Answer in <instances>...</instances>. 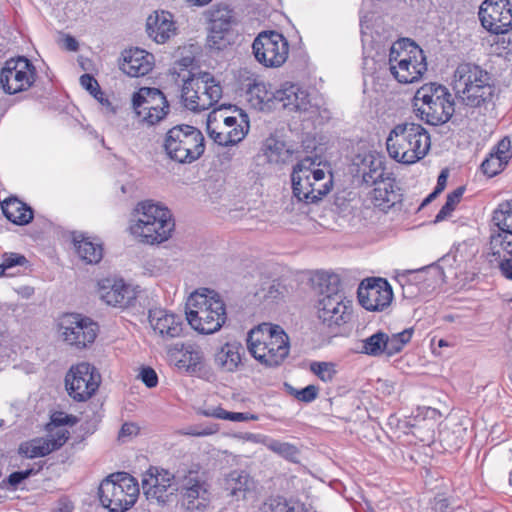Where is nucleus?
<instances>
[{
    "label": "nucleus",
    "instance_id": "nucleus-1",
    "mask_svg": "<svg viewBox=\"0 0 512 512\" xmlns=\"http://www.w3.org/2000/svg\"><path fill=\"white\" fill-rule=\"evenodd\" d=\"M312 288L319 295L318 318L328 327L340 326L352 319L351 301L340 293L337 274L318 272L312 278Z\"/></svg>",
    "mask_w": 512,
    "mask_h": 512
},
{
    "label": "nucleus",
    "instance_id": "nucleus-2",
    "mask_svg": "<svg viewBox=\"0 0 512 512\" xmlns=\"http://www.w3.org/2000/svg\"><path fill=\"white\" fill-rule=\"evenodd\" d=\"M175 227L170 210L151 200L139 202L130 220L129 231L146 244H159L171 237Z\"/></svg>",
    "mask_w": 512,
    "mask_h": 512
},
{
    "label": "nucleus",
    "instance_id": "nucleus-3",
    "mask_svg": "<svg viewBox=\"0 0 512 512\" xmlns=\"http://www.w3.org/2000/svg\"><path fill=\"white\" fill-rule=\"evenodd\" d=\"M453 89L462 104L471 108L486 107L495 95L490 74L477 64L460 63L453 74Z\"/></svg>",
    "mask_w": 512,
    "mask_h": 512
},
{
    "label": "nucleus",
    "instance_id": "nucleus-4",
    "mask_svg": "<svg viewBox=\"0 0 512 512\" xmlns=\"http://www.w3.org/2000/svg\"><path fill=\"white\" fill-rule=\"evenodd\" d=\"M431 141L427 130L418 123L397 124L386 139L388 154L397 162L414 164L430 150Z\"/></svg>",
    "mask_w": 512,
    "mask_h": 512
},
{
    "label": "nucleus",
    "instance_id": "nucleus-5",
    "mask_svg": "<svg viewBox=\"0 0 512 512\" xmlns=\"http://www.w3.org/2000/svg\"><path fill=\"white\" fill-rule=\"evenodd\" d=\"M186 319L193 329L212 334L221 329L227 319L226 306L213 290L204 288L192 293L186 303Z\"/></svg>",
    "mask_w": 512,
    "mask_h": 512
},
{
    "label": "nucleus",
    "instance_id": "nucleus-6",
    "mask_svg": "<svg viewBox=\"0 0 512 512\" xmlns=\"http://www.w3.org/2000/svg\"><path fill=\"white\" fill-rule=\"evenodd\" d=\"M247 96L250 104L260 111L283 108L305 112L310 107L307 91L292 83H285L280 89L272 91L265 83L254 82L249 86Z\"/></svg>",
    "mask_w": 512,
    "mask_h": 512
},
{
    "label": "nucleus",
    "instance_id": "nucleus-7",
    "mask_svg": "<svg viewBox=\"0 0 512 512\" xmlns=\"http://www.w3.org/2000/svg\"><path fill=\"white\" fill-rule=\"evenodd\" d=\"M389 70L399 83L418 82L427 71L426 55L411 39H401L390 48Z\"/></svg>",
    "mask_w": 512,
    "mask_h": 512
},
{
    "label": "nucleus",
    "instance_id": "nucleus-8",
    "mask_svg": "<svg viewBox=\"0 0 512 512\" xmlns=\"http://www.w3.org/2000/svg\"><path fill=\"white\" fill-rule=\"evenodd\" d=\"M314 166L315 162L307 157L293 167L291 174L293 196L306 204L320 201L333 185L332 175Z\"/></svg>",
    "mask_w": 512,
    "mask_h": 512
},
{
    "label": "nucleus",
    "instance_id": "nucleus-9",
    "mask_svg": "<svg viewBox=\"0 0 512 512\" xmlns=\"http://www.w3.org/2000/svg\"><path fill=\"white\" fill-rule=\"evenodd\" d=\"M413 107L416 115L430 125L446 123L455 111L452 94L445 86L435 83L425 84L416 91Z\"/></svg>",
    "mask_w": 512,
    "mask_h": 512
},
{
    "label": "nucleus",
    "instance_id": "nucleus-10",
    "mask_svg": "<svg viewBox=\"0 0 512 512\" xmlns=\"http://www.w3.org/2000/svg\"><path fill=\"white\" fill-rule=\"evenodd\" d=\"M162 148L170 160L180 164H191L204 154L205 139L198 128L180 124L166 132Z\"/></svg>",
    "mask_w": 512,
    "mask_h": 512
},
{
    "label": "nucleus",
    "instance_id": "nucleus-11",
    "mask_svg": "<svg viewBox=\"0 0 512 512\" xmlns=\"http://www.w3.org/2000/svg\"><path fill=\"white\" fill-rule=\"evenodd\" d=\"M139 484L134 477L118 472L106 477L98 488L101 505L110 512H125L137 501Z\"/></svg>",
    "mask_w": 512,
    "mask_h": 512
},
{
    "label": "nucleus",
    "instance_id": "nucleus-12",
    "mask_svg": "<svg viewBox=\"0 0 512 512\" xmlns=\"http://www.w3.org/2000/svg\"><path fill=\"white\" fill-rule=\"evenodd\" d=\"M184 105L191 111L211 108L222 97V87L209 72L192 73L182 87Z\"/></svg>",
    "mask_w": 512,
    "mask_h": 512
},
{
    "label": "nucleus",
    "instance_id": "nucleus-13",
    "mask_svg": "<svg viewBox=\"0 0 512 512\" xmlns=\"http://www.w3.org/2000/svg\"><path fill=\"white\" fill-rule=\"evenodd\" d=\"M98 331V324L80 313H63L56 320L59 340L75 350H83L91 346Z\"/></svg>",
    "mask_w": 512,
    "mask_h": 512
},
{
    "label": "nucleus",
    "instance_id": "nucleus-14",
    "mask_svg": "<svg viewBox=\"0 0 512 512\" xmlns=\"http://www.w3.org/2000/svg\"><path fill=\"white\" fill-rule=\"evenodd\" d=\"M132 109L140 122L152 126L166 118L170 105L158 88L142 87L132 95Z\"/></svg>",
    "mask_w": 512,
    "mask_h": 512
},
{
    "label": "nucleus",
    "instance_id": "nucleus-15",
    "mask_svg": "<svg viewBox=\"0 0 512 512\" xmlns=\"http://www.w3.org/2000/svg\"><path fill=\"white\" fill-rule=\"evenodd\" d=\"M252 49L260 64L265 67L278 68L287 61L289 42L277 31H262L254 39Z\"/></svg>",
    "mask_w": 512,
    "mask_h": 512
},
{
    "label": "nucleus",
    "instance_id": "nucleus-16",
    "mask_svg": "<svg viewBox=\"0 0 512 512\" xmlns=\"http://www.w3.org/2000/svg\"><path fill=\"white\" fill-rule=\"evenodd\" d=\"M178 477L168 470L151 466L142 474L143 494L150 503L163 506L178 492Z\"/></svg>",
    "mask_w": 512,
    "mask_h": 512
},
{
    "label": "nucleus",
    "instance_id": "nucleus-17",
    "mask_svg": "<svg viewBox=\"0 0 512 512\" xmlns=\"http://www.w3.org/2000/svg\"><path fill=\"white\" fill-rule=\"evenodd\" d=\"M181 504L188 512H204L211 502L210 486L196 471L178 477Z\"/></svg>",
    "mask_w": 512,
    "mask_h": 512
},
{
    "label": "nucleus",
    "instance_id": "nucleus-18",
    "mask_svg": "<svg viewBox=\"0 0 512 512\" xmlns=\"http://www.w3.org/2000/svg\"><path fill=\"white\" fill-rule=\"evenodd\" d=\"M100 378V374L93 365L81 362L72 366L67 372L65 387L69 396L75 401H86L97 391Z\"/></svg>",
    "mask_w": 512,
    "mask_h": 512
},
{
    "label": "nucleus",
    "instance_id": "nucleus-19",
    "mask_svg": "<svg viewBox=\"0 0 512 512\" xmlns=\"http://www.w3.org/2000/svg\"><path fill=\"white\" fill-rule=\"evenodd\" d=\"M393 290L381 277H369L361 281L357 289L359 304L367 311L384 312L392 304Z\"/></svg>",
    "mask_w": 512,
    "mask_h": 512
},
{
    "label": "nucleus",
    "instance_id": "nucleus-20",
    "mask_svg": "<svg viewBox=\"0 0 512 512\" xmlns=\"http://www.w3.org/2000/svg\"><path fill=\"white\" fill-rule=\"evenodd\" d=\"M237 117H224L223 123L216 126L207 125L210 138L220 146H234L241 142L247 135L250 124L248 115L240 108L229 105Z\"/></svg>",
    "mask_w": 512,
    "mask_h": 512
},
{
    "label": "nucleus",
    "instance_id": "nucleus-21",
    "mask_svg": "<svg viewBox=\"0 0 512 512\" xmlns=\"http://www.w3.org/2000/svg\"><path fill=\"white\" fill-rule=\"evenodd\" d=\"M35 81V67L25 57L9 59L0 73V84L7 94L29 89Z\"/></svg>",
    "mask_w": 512,
    "mask_h": 512
},
{
    "label": "nucleus",
    "instance_id": "nucleus-22",
    "mask_svg": "<svg viewBox=\"0 0 512 512\" xmlns=\"http://www.w3.org/2000/svg\"><path fill=\"white\" fill-rule=\"evenodd\" d=\"M482 26L494 34L512 29V5L509 0H485L479 8Z\"/></svg>",
    "mask_w": 512,
    "mask_h": 512
},
{
    "label": "nucleus",
    "instance_id": "nucleus-23",
    "mask_svg": "<svg viewBox=\"0 0 512 512\" xmlns=\"http://www.w3.org/2000/svg\"><path fill=\"white\" fill-rule=\"evenodd\" d=\"M363 198V205L366 208H375L382 212H387L399 200L400 194L394 178H386L371 186Z\"/></svg>",
    "mask_w": 512,
    "mask_h": 512
},
{
    "label": "nucleus",
    "instance_id": "nucleus-24",
    "mask_svg": "<svg viewBox=\"0 0 512 512\" xmlns=\"http://www.w3.org/2000/svg\"><path fill=\"white\" fill-rule=\"evenodd\" d=\"M354 177L361 178V186L367 188L377 184L379 181L391 178L385 172L382 158L372 153L354 156Z\"/></svg>",
    "mask_w": 512,
    "mask_h": 512
},
{
    "label": "nucleus",
    "instance_id": "nucleus-25",
    "mask_svg": "<svg viewBox=\"0 0 512 512\" xmlns=\"http://www.w3.org/2000/svg\"><path fill=\"white\" fill-rule=\"evenodd\" d=\"M100 298L108 305L119 308L132 306L136 292L123 280L104 279L99 283Z\"/></svg>",
    "mask_w": 512,
    "mask_h": 512
},
{
    "label": "nucleus",
    "instance_id": "nucleus-26",
    "mask_svg": "<svg viewBox=\"0 0 512 512\" xmlns=\"http://www.w3.org/2000/svg\"><path fill=\"white\" fill-rule=\"evenodd\" d=\"M148 318L154 333L163 340H171L182 335L183 321L180 316L164 309H151Z\"/></svg>",
    "mask_w": 512,
    "mask_h": 512
},
{
    "label": "nucleus",
    "instance_id": "nucleus-27",
    "mask_svg": "<svg viewBox=\"0 0 512 512\" xmlns=\"http://www.w3.org/2000/svg\"><path fill=\"white\" fill-rule=\"evenodd\" d=\"M69 438V432L61 429L57 431L56 437L36 438L24 442L19 447V454L26 458L44 457L53 451L61 448Z\"/></svg>",
    "mask_w": 512,
    "mask_h": 512
},
{
    "label": "nucleus",
    "instance_id": "nucleus-28",
    "mask_svg": "<svg viewBox=\"0 0 512 512\" xmlns=\"http://www.w3.org/2000/svg\"><path fill=\"white\" fill-rule=\"evenodd\" d=\"M278 338L280 339L276 338L271 343H264V346H256L252 356L266 367L281 365L289 355L290 343L288 336L286 338L279 336Z\"/></svg>",
    "mask_w": 512,
    "mask_h": 512
},
{
    "label": "nucleus",
    "instance_id": "nucleus-29",
    "mask_svg": "<svg viewBox=\"0 0 512 512\" xmlns=\"http://www.w3.org/2000/svg\"><path fill=\"white\" fill-rule=\"evenodd\" d=\"M146 31L153 41L164 44L176 33L173 15L168 11H155L146 20Z\"/></svg>",
    "mask_w": 512,
    "mask_h": 512
},
{
    "label": "nucleus",
    "instance_id": "nucleus-30",
    "mask_svg": "<svg viewBox=\"0 0 512 512\" xmlns=\"http://www.w3.org/2000/svg\"><path fill=\"white\" fill-rule=\"evenodd\" d=\"M154 65V56L140 48L125 50L120 69L130 77L147 75Z\"/></svg>",
    "mask_w": 512,
    "mask_h": 512
},
{
    "label": "nucleus",
    "instance_id": "nucleus-31",
    "mask_svg": "<svg viewBox=\"0 0 512 512\" xmlns=\"http://www.w3.org/2000/svg\"><path fill=\"white\" fill-rule=\"evenodd\" d=\"M244 354V348L239 342H227L216 352L215 363L224 372H235L242 366Z\"/></svg>",
    "mask_w": 512,
    "mask_h": 512
},
{
    "label": "nucleus",
    "instance_id": "nucleus-32",
    "mask_svg": "<svg viewBox=\"0 0 512 512\" xmlns=\"http://www.w3.org/2000/svg\"><path fill=\"white\" fill-rule=\"evenodd\" d=\"M279 336L286 338L288 335L279 325L262 323L248 333L247 348L250 354L253 355V350L256 349V346L261 347L264 346V343H271L276 338L279 339Z\"/></svg>",
    "mask_w": 512,
    "mask_h": 512
},
{
    "label": "nucleus",
    "instance_id": "nucleus-33",
    "mask_svg": "<svg viewBox=\"0 0 512 512\" xmlns=\"http://www.w3.org/2000/svg\"><path fill=\"white\" fill-rule=\"evenodd\" d=\"M4 216L14 224L27 225L33 220V210L16 197H10L1 204Z\"/></svg>",
    "mask_w": 512,
    "mask_h": 512
},
{
    "label": "nucleus",
    "instance_id": "nucleus-34",
    "mask_svg": "<svg viewBox=\"0 0 512 512\" xmlns=\"http://www.w3.org/2000/svg\"><path fill=\"white\" fill-rule=\"evenodd\" d=\"M253 480L245 471H232L226 478V489L237 499L245 498V494L253 487Z\"/></svg>",
    "mask_w": 512,
    "mask_h": 512
},
{
    "label": "nucleus",
    "instance_id": "nucleus-35",
    "mask_svg": "<svg viewBox=\"0 0 512 512\" xmlns=\"http://www.w3.org/2000/svg\"><path fill=\"white\" fill-rule=\"evenodd\" d=\"M178 368L184 369L190 374L202 371L204 367V355L199 347L189 345L177 361Z\"/></svg>",
    "mask_w": 512,
    "mask_h": 512
},
{
    "label": "nucleus",
    "instance_id": "nucleus-36",
    "mask_svg": "<svg viewBox=\"0 0 512 512\" xmlns=\"http://www.w3.org/2000/svg\"><path fill=\"white\" fill-rule=\"evenodd\" d=\"M74 242L78 255L87 263H98L102 259L103 248L100 243H95L84 237L81 240L74 237Z\"/></svg>",
    "mask_w": 512,
    "mask_h": 512
},
{
    "label": "nucleus",
    "instance_id": "nucleus-37",
    "mask_svg": "<svg viewBox=\"0 0 512 512\" xmlns=\"http://www.w3.org/2000/svg\"><path fill=\"white\" fill-rule=\"evenodd\" d=\"M492 221L498 227V232L512 235V200L498 205L493 212Z\"/></svg>",
    "mask_w": 512,
    "mask_h": 512
},
{
    "label": "nucleus",
    "instance_id": "nucleus-38",
    "mask_svg": "<svg viewBox=\"0 0 512 512\" xmlns=\"http://www.w3.org/2000/svg\"><path fill=\"white\" fill-rule=\"evenodd\" d=\"M413 329L408 328L399 333L388 335L385 333V349L386 355L391 357L400 353L403 348L411 341Z\"/></svg>",
    "mask_w": 512,
    "mask_h": 512
},
{
    "label": "nucleus",
    "instance_id": "nucleus-39",
    "mask_svg": "<svg viewBox=\"0 0 512 512\" xmlns=\"http://www.w3.org/2000/svg\"><path fill=\"white\" fill-rule=\"evenodd\" d=\"M362 346L360 352L369 356L378 357L386 354L385 349V332L378 331L370 337L361 341Z\"/></svg>",
    "mask_w": 512,
    "mask_h": 512
},
{
    "label": "nucleus",
    "instance_id": "nucleus-40",
    "mask_svg": "<svg viewBox=\"0 0 512 512\" xmlns=\"http://www.w3.org/2000/svg\"><path fill=\"white\" fill-rule=\"evenodd\" d=\"M490 250L492 256L512 257V240L507 239V234L496 232L490 236Z\"/></svg>",
    "mask_w": 512,
    "mask_h": 512
},
{
    "label": "nucleus",
    "instance_id": "nucleus-41",
    "mask_svg": "<svg viewBox=\"0 0 512 512\" xmlns=\"http://www.w3.org/2000/svg\"><path fill=\"white\" fill-rule=\"evenodd\" d=\"M28 263L29 261L24 255L6 252L2 255V262L0 263V277L4 275H14L13 272H6L18 266H26Z\"/></svg>",
    "mask_w": 512,
    "mask_h": 512
},
{
    "label": "nucleus",
    "instance_id": "nucleus-42",
    "mask_svg": "<svg viewBox=\"0 0 512 512\" xmlns=\"http://www.w3.org/2000/svg\"><path fill=\"white\" fill-rule=\"evenodd\" d=\"M266 446L272 452L290 461H296L299 455L298 448L295 445L287 442H281L279 440H269Z\"/></svg>",
    "mask_w": 512,
    "mask_h": 512
},
{
    "label": "nucleus",
    "instance_id": "nucleus-43",
    "mask_svg": "<svg viewBox=\"0 0 512 512\" xmlns=\"http://www.w3.org/2000/svg\"><path fill=\"white\" fill-rule=\"evenodd\" d=\"M230 31L220 30L213 25L210 26V32L207 37V46L212 50H223L230 45V40L227 37Z\"/></svg>",
    "mask_w": 512,
    "mask_h": 512
},
{
    "label": "nucleus",
    "instance_id": "nucleus-44",
    "mask_svg": "<svg viewBox=\"0 0 512 512\" xmlns=\"http://www.w3.org/2000/svg\"><path fill=\"white\" fill-rule=\"evenodd\" d=\"M233 23V12L227 7L218 8L211 14V25L220 30L230 31Z\"/></svg>",
    "mask_w": 512,
    "mask_h": 512
},
{
    "label": "nucleus",
    "instance_id": "nucleus-45",
    "mask_svg": "<svg viewBox=\"0 0 512 512\" xmlns=\"http://www.w3.org/2000/svg\"><path fill=\"white\" fill-rule=\"evenodd\" d=\"M261 512H296V507L293 502L283 497H275L263 504Z\"/></svg>",
    "mask_w": 512,
    "mask_h": 512
},
{
    "label": "nucleus",
    "instance_id": "nucleus-46",
    "mask_svg": "<svg viewBox=\"0 0 512 512\" xmlns=\"http://www.w3.org/2000/svg\"><path fill=\"white\" fill-rule=\"evenodd\" d=\"M507 164L505 156H496L491 152L489 156L482 162L481 170L488 177H493L502 171L504 165Z\"/></svg>",
    "mask_w": 512,
    "mask_h": 512
},
{
    "label": "nucleus",
    "instance_id": "nucleus-47",
    "mask_svg": "<svg viewBox=\"0 0 512 512\" xmlns=\"http://www.w3.org/2000/svg\"><path fill=\"white\" fill-rule=\"evenodd\" d=\"M310 370L324 382H331L336 375L335 365L332 362H312Z\"/></svg>",
    "mask_w": 512,
    "mask_h": 512
},
{
    "label": "nucleus",
    "instance_id": "nucleus-48",
    "mask_svg": "<svg viewBox=\"0 0 512 512\" xmlns=\"http://www.w3.org/2000/svg\"><path fill=\"white\" fill-rule=\"evenodd\" d=\"M41 469H42V465L38 466L37 469L31 468V469H26L23 471L13 472L8 476L7 482L11 486L16 487L21 482H23L25 479L29 478L31 475L37 474Z\"/></svg>",
    "mask_w": 512,
    "mask_h": 512
},
{
    "label": "nucleus",
    "instance_id": "nucleus-49",
    "mask_svg": "<svg viewBox=\"0 0 512 512\" xmlns=\"http://www.w3.org/2000/svg\"><path fill=\"white\" fill-rule=\"evenodd\" d=\"M81 85L89 91L96 99H100L98 95H102L103 93L100 90V86L97 80L91 76L90 74H83L80 77Z\"/></svg>",
    "mask_w": 512,
    "mask_h": 512
},
{
    "label": "nucleus",
    "instance_id": "nucleus-50",
    "mask_svg": "<svg viewBox=\"0 0 512 512\" xmlns=\"http://www.w3.org/2000/svg\"><path fill=\"white\" fill-rule=\"evenodd\" d=\"M318 396V388L315 385H308L305 388L296 391L294 397L304 403H310L314 401Z\"/></svg>",
    "mask_w": 512,
    "mask_h": 512
},
{
    "label": "nucleus",
    "instance_id": "nucleus-51",
    "mask_svg": "<svg viewBox=\"0 0 512 512\" xmlns=\"http://www.w3.org/2000/svg\"><path fill=\"white\" fill-rule=\"evenodd\" d=\"M494 261L498 263V268L503 277L508 280H512V257H507L506 254L497 257L493 256Z\"/></svg>",
    "mask_w": 512,
    "mask_h": 512
},
{
    "label": "nucleus",
    "instance_id": "nucleus-52",
    "mask_svg": "<svg viewBox=\"0 0 512 512\" xmlns=\"http://www.w3.org/2000/svg\"><path fill=\"white\" fill-rule=\"evenodd\" d=\"M350 192L342 191L335 195L334 205L339 213L349 212L351 207Z\"/></svg>",
    "mask_w": 512,
    "mask_h": 512
},
{
    "label": "nucleus",
    "instance_id": "nucleus-53",
    "mask_svg": "<svg viewBox=\"0 0 512 512\" xmlns=\"http://www.w3.org/2000/svg\"><path fill=\"white\" fill-rule=\"evenodd\" d=\"M140 378L148 388H153L158 384V376L155 370L151 367L142 368Z\"/></svg>",
    "mask_w": 512,
    "mask_h": 512
},
{
    "label": "nucleus",
    "instance_id": "nucleus-54",
    "mask_svg": "<svg viewBox=\"0 0 512 512\" xmlns=\"http://www.w3.org/2000/svg\"><path fill=\"white\" fill-rule=\"evenodd\" d=\"M224 117H237V115H226V113L223 112V109L219 108V109L213 110L209 114L207 125L208 124H210L211 126L220 125L223 123Z\"/></svg>",
    "mask_w": 512,
    "mask_h": 512
},
{
    "label": "nucleus",
    "instance_id": "nucleus-55",
    "mask_svg": "<svg viewBox=\"0 0 512 512\" xmlns=\"http://www.w3.org/2000/svg\"><path fill=\"white\" fill-rule=\"evenodd\" d=\"M138 432H139V427L135 423L126 422L122 425V427L119 431V434H118V438L123 440L126 437H131L133 435H137Z\"/></svg>",
    "mask_w": 512,
    "mask_h": 512
},
{
    "label": "nucleus",
    "instance_id": "nucleus-56",
    "mask_svg": "<svg viewBox=\"0 0 512 512\" xmlns=\"http://www.w3.org/2000/svg\"><path fill=\"white\" fill-rule=\"evenodd\" d=\"M455 207L456 206L454 204H452L450 201H448L446 199L445 204L442 206V208L436 215L434 222L439 223V222L445 220L446 218H448L451 215V213L454 211Z\"/></svg>",
    "mask_w": 512,
    "mask_h": 512
},
{
    "label": "nucleus",
    "instance_id": "nucleus-57",
    "mask_svg": "<svg viewBox=\"0 0 512 512\" xmlns=\"http://www.w3.org/2000/svg\"><path fill=\"white\" fill-rule=\"evenodd\" d=\"M510 149V141L508 139H502L495 148V151H492L496 156H505V161H508Z\"/></svg>",
    "mask_w": 512,
    "mask_h": 512
},
{
    "label": "nucleus",
    "instance_id": "nucleus-58",
    "mask_svg": "<svg viewBox=\"0 0 512 512\" xmlns=\"http://www.w3.org/2000/svg\"><path fill=\"white\" fill-rule=\"evenodd\" d=\"M227 420L234 421V422H242V421H248V420H257L258 416L254 414L249 413H241V412H229V415Z\"/></svg>",
    "mask_w": 512,
    "mask_h": 512
},
{
    "label": "nucleus",
    "instance_id": "nucleus-59",
    "mask_svg": "<svg viewBox=\"0 0 512 512\" xmlns=\"http://www.w3.org/2000/svg\"><path fill=\"white\" fill-rule=\"evenodd\" d=\"M280 295H282V291L280 290V284L275 282V281H273V283L270 284L267 292H265L262 297L264 299L275 300Z\"/></svg>",
    "mask_w": 512,
    "mask_h": 512
},
{
    "label": "nucleus",
    "instance_id": "nucleus-60",
    "mask_svg": "<svg viewBox=\"0 0 512 512\" xmlns=\"http://www.w3.org/2000/svg\"><path fill=\"white\" fill-rule=\"evenodd\" d=\"M203 415H205L207 417H214V418H218V419L227 420L228 419L227 415H229V411H226L221 407H216V408H212V409L203 411Z\"/></svg>",
    "mask_w": 512,
    "mask_h": 512
},
{
    "label": "nucleus",
    "instance_id": "nucleus-61",
    "mask_svg": "<svg viewBox=\"0 0 512 512\" xmlns=\"http://www.w3.org/2000/svg\"><path fill=\"white\" fill-rule=\"evenodd\" d=\"M215 431L213 429H210V428H204V429H200V428H197V427H189L185 430H183V434L184 435H191V436H206V435H210L212 433H214Z\"/></svg>",
    "mask_w": 512,
    "mask_h": 512
},
{
    "label": "nucleus",
    "instance_id": "nucleus-62",
    "mask_svg": "<svg viewBox=\"0 0 512 512\" xmlns=\"http://www.w3.org/2000/svg\"><path fill=\"white\" fill-rule=\"evenodd\" d=\"M464 190V187L456 188L453 192L447 195V200L456 206L460 202Z\"/></svg>",
    "mask_w": 512,
    "mask_h": 512
},
{
    "label": "nucleus",
    "instance_id": "nucleus-63",
    "mask_svg": "<svg viewBox=\"0 0 512 512\" xmlns=\"http://www.w3.org/2000/svg\"><path fill=\"white\" fill-rule=\"evenodd\" d=\"M378 390H382L383 393L391 394L394 391V385L392 382H389L388 380H378L377 381Z\"/></svg>",
    "mask_w": 512,
    "mask_h": 512
},
{
    "label": "nucleus",
    "instance_id": "nucleus-64",
    "mask_svg": "<svg viewBox=\"0 0 512 512\" xmlns=\"http://www.w3.org/2000/svg\"><path fill=\"white\" fill-rule=\"evenodd\" d=\"M73 505L71 502L66 500H61L58 503V506L53 510V512H73Z\"/></svg>",
    "mask_w": 512,
    "mask_h": 512
}]
</instances>
